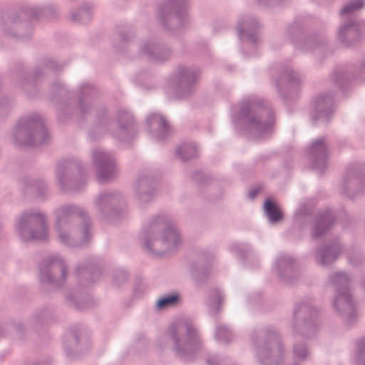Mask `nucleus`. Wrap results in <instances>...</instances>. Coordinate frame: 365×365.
I'll list each match as a JSON object with an SVG mask.
<instances>
[{"mask_svg":"<svg viewBox=\"0 0 365 365\" xmlns=\"http://www.w3.org/2000/svg\"><path fill=\"white\" fill-rule=\"evenodd\" d=\"M365 6V0H350L340 11L341 21L354 19L353 15Z\"/></svg>","mask_w":365,"mask_h":365,"instance_id":"e433bc0d","label":"nucleus"},{"mask_svg":"<svg viewBox=\"0 0 365 365\" xmlns=\"http://www.w3.org/2000/svg\"><path fill=\"white\" fill-rule=\"evenodd\" d=\"M147 287L145 284L143 282H140L137 283L133 289V293L136 297L141 296L145 291Z\"/></svg>","mask_w":365,"mask_h":365,"instance_id":"5fc2aeb1","label":"nucleus"},{"mask_svg":"<svg viewBox=\"0 0 365 365\" xmlns=\"http://www.w3.org/2000/svg\"><path fill=\"white\" fill-rule=\"evenodd\" d=\"M358 351L354 361L356 365H365V338L359 339L357 342Z\"/></svg>","mask_w":365,"mask_h":365,"instance_id":"09e8293b","label":"nucleus"},{"mask_svg":"<svg viewBox=\"0 0 365 365\" xmlns=\"http://www.w3.org/2000/svg\"><path fill=\"white\" fill-rule=\"evenodd\" d=\"M214 31L215 32H217L218 31L217 26L214 27Z\"/></svg>","mask_w":365,"mask_h":365,"instance_id":"69168bd1","label":"nucleus"},{"mask_svg":"<svg viewBox=\"0 0 365 365\" xmlns=\"http://www.w3.org/2000/svg\"><path fill=\"white\" fill-rule=\"evenodd\" d=\"M62 67L63 66L58 63L55 60L51 58H45L42 59L40 66L35 68L33 72V77L35 80H37L49 71L56 72L61 69Z\"/></svg>","mask_w":365,"mask_h":365,"instance_id":"c9c22d12","label":"nucleus"},{"mask_svg":"<svg viewBox=\"0 0 365 365\" xmlns=\"http://www.w3.org/2000/svg\"><path fill=\"white\" fill-rule=\"evenodd\" d=\"M86 337L84 336H81V338H78V336H75L74 337V339L77 344L78 346H80L81 345V341L83 340V339H85Z\"/></svg>","mask_w":365,"mask_h":365,"instance_id":"680f3d73","label":"nucleus"},{"mask_svg":"<svg viewBox=\"0 0 365 365\" xmlns=\"http://www.w3.org/2000/svg\"><path fill=\"white\" fill-rule=\"evenodd\" d=\"M334 97L329 93L319 94L311 106V116L317 123L329 122L334 113Z\"/></svg>","mask_w":365,"mask_h":365,"instance_id":"4be33fe9","label":"nucleus"},{"mask_svg":"<svg viewBox=\"0 0 365 365\" xmlns=\"http://www.w3.org/2000/svg\"><path fill=\"white\" fill-rule=\"evenodd\" d=\"M349 73H348L345 68L340 67L334 71L331 78L333 83L336 84V86L341 88L344 82L349 79Z\"/></svg>","mask_w":365,"mask_h":365,"instance_id":"a18cd8bd","label":"nucleus"},{"mask_svg":"<svg viewBox=\"0 0 365 365\" xmlns=\"http://www.w3.org/2000/svg\"><path fill=\"white\" fill-rule=\"evenodd\" d=\"M115 121L118 129L113 135L122 143H129L137 133L135 123L132 113L123 108L118 110Z\"/></svg>","mask_w":365,"mask_h":365,"instance_id":"412c9836","label":"nucleus"},{"mask_svg":"<svg viewBox=\"0 0 365 365\" xmlns=\"http://www.w3.org/2000/svg\"><path fill=\"white\" fill-rule=\"evenodd\" d=\"M231 121L238 131L255 138H264L272 131L274 114L272 108L256 96L245 97L232 108Z\"/></svg>","mask_w":365,"mask_h":365,"instance_id":"f257e3e1","label":"nucleus"},{"mask_svg":"<svg viewBox=\"0 0 365 365\" xmlns=\"http://www.w3.org/2000/svg\"><path fill=\"white\" fill-rule=\"evenodd\" d=\"M342 187L344 194L350 198L356 192L365 194V178H362L358 170L349 171L343 178Z\"/></svg>","mask_w":365,"mask_h":365,"instance_id":"c756f323","label":"nucleus"},{"mask_svg":"<svg viewBox=\"0 0 365 365\" xmlns=\"http://www.w3.org/2000/svg\"><path fill=\"white\" fill-rule=\"evenodd\" d=\"M96 178L100 182H105L115 177L118 168L114 155L101 148H94L91 153Z\"/></svg>","mask_w":365,"mask_h":365,"instance_id":"a211bd4d","label":"nucleus"},{"mask_svg":"<svg viewBox=\"0 0 365 365\" xmlns=\"http://www.w3.org/2000/svg\"><path fill=\"white\" fill-rule=\"evenodd\" d=\"M259 27L260 24L255 17L248 15L242 16L237 26L239 38L251 46H257Z\"/></svg>","mask_w":365,"mask_h":365,"instance_id":"393cba45","label":"nucleus"},{"mask_svg":"<svg viewBox=\"0 0 365 365\" xmlns=\"http://www.w3.org/2000/svg\"><path fill=\"white\" fill-rule=\"evenodd\" d=\"M140 241L148 253L163 255L178 249L182 239L175 219L169 215L159 214L148 220L142 230Z\"/></svg>","mask_w":365,"mask_h":365,"instance_id":"f03ea898","label":"nucleus"},{"mask_svg":"<svg viewBox=\"0 0 365 365\" xmlns=\"http://www.w3.org/2000/svg\"><path fill=\"white\" fill-rule=\"evenodd\" d=\"M176 156L182 161L188 160L197 155L196 145L193 143H184L176 148Z\"/></svg>","mask_w":365,"mask_h":365,"instance_id":"4c0bfd02","label":"nucleus"},{"mask_svg":"<svg viewBox=\"0 0 365 365\" xmlns=\"http://www.w3.org/2000/svg\"><path fill=\"white\" fill-rule=\"evenodd\" d=\"M221 361V359L218 355H209L206 359L207 365H218Z\"/></svg>","mask_w":365,"mask_h":365,"instance_id":"4d7b16f0","label":"nucleus"},{"mask_svg":"<svg viewBox=\"0 0 365 365\" xmlns=\"http://www.w3.org/2000/svg\"><path fill=\"white\" fill-rule=\"evenodd\" d=\"M28 190L38 198H43L48 194V188L44 182L40 179H26L24 182Z\"/></svg>","mask_w":365,"mask_h":365,"instance_id":"58836bf2","label":"nucleus"},{"mask_svg":"<svg viewBox=\"0 0 365 365\" xmlns=\"http://www.w3.org/2000/svg\"><path fill=\"white\" fill-rule=\"evenodd\" d=\"M329 284L335 287L333 307L347 325L356 318V307L350 292L351 278L347 273L336 272L329 276Z\"/></svg>","mask_w":365,"mask_h":365,"instance_id":"6e6552de","label":"nucleus"},{"mask_svg":"<svg viewBox=\"0 0 365 365\" xmlns=\"http://www.w3.org/2000/svg\"><path fill=\"white\" fill-rule=\"evenodd\" d=\"M54 226L83 225L85 222H91L87 211L74 203H65L54 208Z\"/></svg>","mask_w":365,"mask_h":365,"instance_id":"f3484780","label":"nucleus"},{"mask_svg":"<svg viewBox=\"0 0 365 365\" xmlns=\"http://www.w3.org/2000/svg\"><path fill=\"white\" fill-rule=\"evenodd\" d=\"M312 168L322 173L328 166V152L325 138H319L314 141L307 150Z\"/></svg>","mask_w":365,"mask_h":365,"instance_id":"bb28decb","label":"nucleus"},{"mask_svg":"<svg viewBox=\"0 0 365 365\" xmlns=\"http://www.w3.org/2000/svg\"><path fill=\"white\" fill-rule=\"evenodd\" d=\"M110 124L111 120L108 116L106 110L101 109L98 111L96 123L88 133L90 138L93 140L99 139L103 134L109 131Z\"/></svg>","mask_w":365,"mask_h":365,"instance_id":"2f4dec72","label":"nucleus"},{"mask_svg":"<svg viewBox=\"0 0 365 365\" xmlns=\"http://www.w3.org/2000/svg\"><path fill=\"white\" fill-rule=\"evenodd\" d=\"M12 103L11 101L8 98H4L0 101V116L6 115L11 108Z\"/></svg>","mask_w":365,"mask_h":365,"instance_id":"3c124183","label":"nucleus"},{"mask_svg":"<svg viewBox=\"0 0 365 365\" xmlns=\"http://www.w3.org/2000/svg\"><path fill=\"white\" fill-rule=\"evenodd\" d=\"M273 271L287 283H292L297 276L294 259L288 254L279 255L274 262Z\"/></svg>","mask_w":365,"mask_h":365,"instance_id":"c85d7f7f","label":"nucleus"},{"mask_svg":"<svg viewBox=\"0 0 365 365\" xmlns=\"http://www.w3.org/2000/svg\"><path fill=\"white\" fill-rule=\"evenodd\" d=\"M188 0H166L160 7L158 19L164 29L174 32L190 22Z\"/></svg>","mask_w":365,"mask_h":365,"instance_id":"ddd939ff","label":"nucleus"},{"mask_svg":"<svg viewBox=\"0 0 365 365\" xmlns=\"http://www.w3.org/2000/svg\"><path fill=\"white\" fill-rule=\"evenodd\" d=\"M364 24L359 23L356 19L342 21L336 32V38L343 46H352L359 41L364 33Z\"/></svg>","mask_w":365,"mask_h":365,"instance_id":"5701e85b","label":"nucleus"},{"mask_svg":"<svg viewBox=\"0 0 365 365\" xmlns=\"http://www.w3.org/2000/svg\"><path fill=\"white\" fill-rule=\"evenodd\" d=\"M67 354H69L68 350L66 349Z\"/></svg>","mask_w":365,"mask_h":365,"instance_id":"338daca9","label":"nucleus"},{"mask_svg":"<svg viewBox=\"0 0 365 365\" xmlns=\"http://www.w3.org/2000/svg\"><path fill=\"white\" fill-rule=\"evenodd\" d=\"M213 259V255H211V254H210V255H209L208 258H207V260H208V261H210V260H211V259Z\"/></svg>","mask_w":365,"mask_h":365,"instance_id":"0e129e2a","label":"nucleus"},{"mask_svg":"<svg viewBox=\"0 0 365 365\" xmlns=\"http://www.w3.org/2000/svg\"><path fill=\"white\" fill-rule=\"evenodd\" d=\"M94 4L86 2L76 11L71 12V19L78 24H86L91 21Z\"/></svg>","mask_w":365,"mask_h":365,"instance_id":"f704fd0d","label":"nucleus"},{"mask_svg":"<svg viewBox=\"0 0 365 365\" xmlns=\"http://www.w3.org/2000/svg\"><path fill=\"white\" fill-rule=\"evenodd\" d=\"M94 205L98 217L108 220L117 215L123 210L125 205V200L121 192L107 190L96 196Z\"/></svg>","mask_w":365,"mask_h":365,"instance_id":"dca6fc26","label":"nucleus"},{"mask_svg":"<svg viewBox=\"0 0 365 365\" xmlns=\"http://www.w3.org/2000/svg\"><path fill=\"white\" fill-rule=\"evenodd\" d=\"M84 169L78 158H69L58 163L56 170V180L61 190L64 192H78L86 185L81 178Z\"/></svg>","mask_w":365,"mask_h":365,"instance_id":"9d476101","label":"nucleus"},{"mask_svg":"<svg viewBox=\"0 0 365 365\" xmlns=\"http://www.w3.org/2000/svg\"><path fill=\"white\" fill-rule=\"evenodd\" d=\"M230 251L237 257L244 259L252 251V249L248 244L235 242L230 246Z\"/></svg>","mask_w":365,"mask_h":365,"instance_id":"c03bdc74","label":"nucleus"},{"mask_svg":"<svg viewBox=\"0 0 365 365\" xmlns=\"http://www.w3.org/2000/svg\"><path fill=\"white\" fill-rule=\"evenodd\" d=\"M156 179L153 175L142 173L134 184V197L138 205L143 208L151 203L156 192Z\"/></svg>","mask_w":365,"mask_h":365,"instance_id":"aec40b11","label":"nucleus"},{"mask_svg":"<svg viewBox=\"0 0 365 365\" xmlns=\"http://www.w3.org/2000/svg\"><path fill=\"white\" fill-rule=\"evenodd\" d=\"M294 365H299V364H294Z\"/></svg>","mask_w":365,"mask_h":365,"instance_id":"774afa93","label":"nucleus"},{"mask_svg":"<svg viewBox=\"0 0 365 365\" xmlns=\"http://www.w3.org/2000/svg\"><path fill=\"white\" fill-rule=\"evenodd\" d=\"M251 345L256 360L262 365H280L284 361V347L279 332L272 326L254 330Z\"/></svg>","mask_w":365,"mask_h":365,"instance_id":"20e7f679","label":"nucleus"},{"mask_svg":"<svg viewBox=\"0 0 365 365\" xmlns=\"http://www.w3.org/2000/svg\"><path fill=\"white\" fill-rule=\"evenodd\" d=\"M318 313L312 299L307 298L297 303L294 309L292 329L295 337H312L318 329L315 317Z\"/></svg>","mask_w":365,"mask_h":365,"instance_id":"9b49d317","label":"nucleus"},{"mask_svg":"<svg viewBox=\"0 0 365 365\" xmlns=\"http://www.w3.org/2000/svg\"><path fill=\"white\" fill-rule=\"evenodd\" d=\"M134 32L132 30H127L120 34V38L123 45L128 44L134 38Z\"/></svg>","mask_w":365,"mask_h":365,"instance_id":"864d4df0","label":"nucleus"},{"mask_svg":"<svg viewBox=\"0 0 365 365\" xmlns=\"http://www.w3.org/2000/svg\"><path fill=\"white\" fill-rule=\"evenodd\" d=\"M201 73L195 66H178L169 79V93L173 99H185L194 92L197 80Z\"/></svg>","mask_w":365,"mask_h":365,"instance_id":"f8f14e48","label":"nucleus"},{"mask_svg":"<svg viewBox=\"0 0 365 365\" xmlns=\"http://www.w3.org/2000/svg\"><path fill=\"white\" fill-rule=\"evenodd\" d=\"M139 51L150 61L158 63L168 61L172 54L170 48L155 38L145 40L140 45Z\"/></svg>","mask_w":365,"mask_h":365,"instance_id":"b1692460","label":"nucleus"},{"mask_svg":"<svg viewBox=\"0 0 365 365\" xmlns=\"http://www.w3.org/2000/svg\"><path fill=\"white\" fill-rule=\"evenodd\" d=\"M67 300L68 302H70L71 303H73V306H75L76 308L77 309H81V307L79 306H78L77 304H76V302H75V300L73 298L71 297L70 296H67L66 297Z\"/></svg>","mask_w":365,"mask_h":365,"instance_id":"bf43d9fd","label":"nucleus"},{"mask_svg":"<svg viewBox=\"0 0 365 365\" xmlns=\"http://www.w3.org/2000/svg\"><path fill=\"white\" fill-rule=\"evenodd\" d=\"M51 91L52 94L58 96L61 101L58 107L59 118H63L66 115L76 113L85 115L91 110L92 99L96 89L91 83H82L79 85L77 91L78 102L73 99L75 93L68 91L60 81H55L52 84Z\"/></svg>","mask_w":365,"mask_h":365,"instance_id":"39448f33","label":"nucleus"},{"mask_svg":"<svg viewBox=\"0 0 365 365\" xmlns=\"http://www.w3.org/2000/svg\"><path fill=\"white\" fill-rule=\"evenodd\" d=\"M349 260L351 264L356 266L359 264V262L361 260V255L359 253H357V254H356V256L350 255L349 257Z\"/></svg>","mask_w":365,"mask_h":365,"instance_id":"13d9d810","label":"nucleus"},{"mask_svg":"<svg viewBox=\"0 0 365 365\" xmlns=\"http://www.w3.org/2000/svg\"><path fill=\"white\" fill-rule=\"evenodd\" d=\"M15 231L24 242H46L49 238L47 217L38 208L26 209L16 217Z\"/></svg>","mask_w":365,"mask_h":365,"instance_id":"0eeeda50","label":"nucleus"},{"mask_svg":"<svg viewBox=\"0 0 365 365\" xmlns=\"http://www.w3.org/2000/svg\"><path fill=\"white\" fill-rule=\"evenodd\" d=\"M168 333L173 352L184 361L193 360L202 349L203 341L199 328L188 319L175 322L170 326Z\"/></svg>","mask_w":365,"mask_h":365,"instance_id":"7ed1b4c3","label":"nucleus"},{"mask_svg":"<svg viewBox=\"0 0 365 365\" xmlns=\"http://www.w3.org/2000/svg\"><path fill=\"white\" fill-rule=\"evenodd\" d=\"M354 78H359L365 81V58L359 63L354 73L352 74Z\"/></svg>","mask_w":365,"mask_h":365,"instance_id":"603ef678","label":"nucleus"},{"mask_svg":"<svg viewBox=\"0 0 365 365\" xmlns=\"http://www.w3.org/2000/svg\"><path fill=\"white\" fill-rule=\"evenodd\" d=\"M56 241L62 246L76 248L84 246L93 237L92 222L83 225L54 226Z\"/></svg>","mask_w":365,"mask_h":365,"instance_id":"4468645a","label":"nucleus"},{"mask_svg":"<svg viewBox=\"0 0 365 365\" xmlns=\"http://www.w3.org/2000/svg\"><path fill=\"white\" fill-rule=\"evenodd\" d=\"M100 273V269L94 263L79 265L76 269V277L80 280L85 279L86 281L82 282L85 286H88L90 283L96 282L99 277Z\"/></svg>","mask_w":365,"mask_h":365,"instance_id":"72a5a7b5","label":"nucleus"},{"mask_svg":"<svg viewBox=\"0 0 365 365\" xmlns=\"http://www.w3.org/2000/svg\"><path fill=\"white\" fill-rule=\"evenodd\" d=\"M147 130L150 137L157 140L163 141L168 138L171 130L165 118L158 113H151L145 119Z\"/></svg>","mask_w":365,"mask_h":365,"instance_id":"cd10ccee","label":"nucleus"},{"mask_svg":"<svg viewBox=\"0 0 365 365\" xmlns=\"http://www.w3.org/2000/svg\"><path fill=\"white\" fill-rule=\"evenodd\" d=\"M258 4L262 6L272 7L281 3V0H256Z\"/></svg>","mask_w":365,"mask_h":365,"instance_id":"6e6d98bb","label":"nucleus"},{"mask_svg":"<svg viewBox=\"0 0 365 365\" xmlns=\"http://www.w3.org/2000/svg\"><path fill=\"white\" fill-rule=\"evenodd\" d=\"M264 212L269 223L274 224L282 218V213L271 200H267L264 204Z\"/></svg>","mask_w":365,"mask_h":365,"instance_id":"ea45409f","label":"nucleus"},{"mask_svg":"<svg viewBox=\"0 0 365 365\" xmlns=\"http://www.w3.org/2000/svg\"><path fill=\"white\" fill-rule=\"evenodd\" d=\"M223 300V295L219 289H215L210 296L209 301L210 313L212 316H216L219 312L220 306Z\"/></svg>","mask_w":365,"mask_h":365,"instance_id":"37998d69","label":"nucleus"},{"mask_svg":"<svg viewBox=\"0 0 365 365\" xmlns=\"http://www.w3.org/2000/svg\"><path fill=\"white\" fill-rule=\"evenodd\" d=\"M48 139V131L42 117L38 113L21 118L11 133V140L16 146L41 145Z\"/></svg>","mask_w":365,"mask_h":365,"instance_id":"423d86ee","label":"nucleus"},{"mask_svg":"<svg viewBox=\"0 0 365 365\" xmlns=\"http://www.w3.org/2000/svg\"><path fill=\"white\" fill-rule=\"evenodd\" d=\"M128 280V273L123 269H116L113 274V283L115 286H120Z\"/></svg>","mask_w":365,"mask_h":365,"instance_id":"8fccbe9b","label":"nucleus"},{"mask_svg":"<svg viewBox=\"0 0 365 365\" xmlns=\"http://www.w3.org/2000/svg\"><path fill=\"white\" fill-rule=\"evenodd\" d=\"M180 301L178 293H172L160 297L156 302L158 309H164L168 307H175Z\"/></svg>","mask_w":365,"mask_h":365,"instance_id":"a19ab883","label":"nucleus"},{"mask_svg":"<svg viewBox=\"0 0 365 365\" xmlns=\"http://www.w3.org/2000/svg\"><path fill=\"white\" fill-rule=\"evenodd\" d=\"M302 26L298 22L290 24L286 29V36L297 47L303 52L316 51L323 50L327 43V38L324 34H312L300 38L299 42H295L296 37L301 35Z\"/></svg>","mask_w":365,"mask_h":365,"instance_id":"6ab92c4d","label":"nucleus"},{"mask_svg":"<svg viewBox=\"0 0 365 365\" xmlns=\"http://www.w3.org/2000/svg\"><path fill=\"white\" fill-rule=\"evenodd\" d=\"M293 354L297 359L304 361L309 357L310 352L305 344L294 343L293 345Z\"/></svg>","mask_w":365,"mask_h":365,"instance_id":"de8ad7c7","label":"nucleus"},{"mask_svg":"<svg viewBox=\"0 0 365 365\" xmlns=\"http://www.w3.org/2000/svg\"><path fill=\"white\" fill-rule=\"evenodd\" d=\"M300 84V78L297 72L290 67L282 68L274 79V85L279 96H287V93L297 91Z\"/></svg>","mask_w":365,"mask_h":365,"instance_id":"a878e982","label":"nucleus"},{"mask_svg":"<svg viewBox=\"0 0 365 365\" xmlns=\"http://www.w3.org/2000/svg\"><path fill=\"white\" fill-rule=\"evenodd\" d=\"M58 11L57 7L52 3H46L36 6H26L19 14H14L3 17L1 20L2 30L8 34L14 35L20 39L30 36L31 29L24 32L27 24L20 19L27 16L31 20L37 19L41 16H51Z\"/></svg>","mask_w":365,"mask_h":365,"instance_id":"1a4fd4ad","label":"nucleus"},{"mask_svg":"<svg viewBox=\"0 0 365 365\" xmlns=\"http://www.w3.org/2000/svg\"><path fill=\"white\" fill-rule=\"evenodd\" d=\"M334 215L331 210L325 211L314 223L312 230V237L314 239L321 237L333 225Z\"/></svg>","mask_w":365,"mask_h":365,"instance_id":"473e14b6","label":"nucleus"},{"mask_svg":"<svg viewBox=\"0 0 365 365\" xmlns=\"http://www.w3.org/2000/svg\"><path fill=\"white\" fill-rule=\"evenodd\" d=\"M190 270L192 274L195 277H197L200 274H206L208 269L207 264H205V259L204 258H200L197 262L192 263L190 267Z\"/></svg>","mask_w":365,"mask_h":365,"instance_id":"49530a36","label":"nucleus"},{"mask_svg":"<svg viewBox=\"0 0 365 365\" xmlns=\"http://www.w3.org/2000/svg\"><path fill=\"white\" fill-rule=\"evenodd\" d=\"M342 252V247L338 240L334 241L329 246L317 249L314 253L315 261L322 266L334 262Z\"/></svg>","mask_w":365,"mask_h":365,"instance_id":"7c9ffc66","label":"nucleus"},{"mask_svg":"<svg viewBox=\"0 0 365 365\" xmlns=\"http://www.w3.org/2000/svg\"><path fill=\"white\" fill-rule=\"evenodd\" d=\"M258 192V190H251L250 192H249V197L251 198V199H254L255 197V196L257 195Z\"/></svg>","mask_w":365,"mask_h":365,"instance_id":"052dcab7","label":"nucleus"},{"mask_svg":"<svg viewBox=\"0 0 365 365\" xmlns=\"http://www.w3.org/2000/svg\"><path fill=\"white\" fill-rule=\"evenodd\" d=\"M22 328H23V327H22V325L19 324H18V325L16 326V331H18V332H19V333H20V332L21 331Z\"/></svg>","mask_w":365,"mask_h":365,"instance_id":"e2e57ef3","label":"nucleus"},{"mask_svg":"<svg viewBox=\"0 0 365 365\" xmlns=\"http://www.w3.org/2000/svg\"><path fill=\"white\" fill-rule=\"evenodd\" d=\"M215 339L222 344H227L233 339L231 329L225 325L218 324L215 329Z\"/></svg>","mask_w":365,"mask_h":365,"instance_id":"79ce46f5","label":"nucleus"},{"mask_svg":"<svg viewBox=\"0 0 365 365\" xmlns=\"http://www.w3.org/2000/svg\"><path fill=\"white\" fill-rule=\"evenodd\" d=\"M67 264L59 253L48 254L39 267L40 281L60 287L66 279Z\"/></svg>","mask_w":365,"mask_h":365,"instance_id":"2eb2a0df","label":"nucleus"}]
</instances>
